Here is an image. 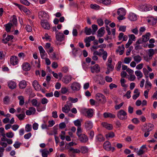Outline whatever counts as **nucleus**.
<instances>
[{
  "mask_svg": "<svg viewBox=\"0 0 157 157\" xmlns=\"http://www.w3.org/2000/svg\"><path fill=\"white\" fill-rule=\"evenodd\" d=\"M82 130L79 128L77 129L76 134L78 137V140L82 143H86L88 140L87 136L84 134L82 133Z\"/></svg>",
  "mask_w": 157,
  "mask_h": 157,
  "instance_id": "1",
  "label": "nucleus"
},
{
  "mask_svg": "<svg viewBox=\"0 0 157 157\" xmlns=\"http://www.w3.org/2000/svg\"><path fill=\"white\" fill-rule=\"evenodd\" d=\"M126 11L123 8H120L118 9L117 13L118 15L117 17L118 20H124L125 19V16L126 14Z\"/></svg>",
  "mask_w": 157,
  "mask_h": 157,
  "instance_id": "2",
  "label": "nucleus"
},
{
  "mask_svg": "<svg viewBox=\"0 0 157 157\" xmlns=\"http://www.w3.org/2000/svg\"><path fill=\"white\" fill-rule=\"evenodd\" d=\"M117 117L121 120H125L127 119V113L124 110L121 109L117 113Z\"/></svg>",
  "mask_w": 157,
  "mask_h": 157,
  "instance_id": "3",
  "label": "nucleus"
},
{
  "mask_svg": "<svg viewBox=\"0 0 157 157\" xmlns=\"http://www.w3.org/2000/svg\"><path fill=\"white\" fill-rule=\"evenodd\" d=\"M96 100L99 102L102 103H105L106 101L105 98L102 94L98 93L96 94Z\"/></svg>",
  "mask_w": 157,
  "mask_h": 157,
  "instance_id": "4",
  "label": "nucleus"
},
{
  "mask_svg": "<svg viewBox=\"0 0 157 157\" xmlns=\"http://www.w3.org/2000/svg\"><path fill=\"white\" fill-rule=\"evenodd\" d=\"M83 113H85V116L88 118H91L94 115L93 110L91 109H85L82 110Z\"/></svg>",
  "mask_w": 157,
  "mask_h": 157,
  "instance_id": "5",
  "label": "nucleus"
},
{
  "mask_svg": "<svg viewBox=\"0 0 157 157\" xmlns=\"http://www.w3.org/2000/svg\"><path fill=\"white\" fill-rule=\"evenodd\" d=\"M69 155L71 157H75V153H79L80 152V150L78 149H74L72 147H71L68 150Z\"/></svg>",
  "mask_w": 157,
  "mask_h": 157,
  "instance_id": "6",
  "label": "nucleus"
},
{
  "mask_svg": "<svg viewBox=\"0 0 157 157\" xmlns=\"http://www.w3.org/2000/svg\"><path fill=\"white\" fill-rule=\"evenodd\" d=\"M38 16L39 18L41 20H47L49 18L48 14L43 11L39 12Z\"/></svg>",
  "mask_w": 157,
  "mask_h": 157,
  "instance_id": "7",
  "label": "nucleus"
},
{
  "mask_svg": "<svg viewBox=\"0 0 157 157\" xmlns=\"http://www.w3.org/2000/svg\"><path fill=\"white\" fill-rule=\"evenodd\" d=\"M56 39L57 41L61 42L64 40V36L62 33L58 32L56 33Z\"/></svg>",
  "mask_w": 157,
  "mask_h": 157,
  "instance_id": "8",
  "label": "nucleus"
},
{
  "mask_svg": "<svg viewBox=\"0 0 157 157\" xmlns=\"http://www.w3.org/2000/svg\"><path fill=\"white\" fill-rule=\"evenodd\" d=\"M41 24L43 28L46 29H49L50 28V25L46 20H42Z\"/></svg>",
  "mask_w": 157,
  "mask_h": 157,
  "instance_id": "9",
  "label": "nucleus"
},
{
  "mask_svg": "<svg viewBox=\"0 0 157 157\" xmlns=\"http://www.w3.org/2000/svg\"><path fill=\"white\" fill-rule=\"evenodd\" d=\"M154 125L151 124H146L144 126V128L143 129V131H147L150 132L152 130L154 127Z\"/></svg>",
  "mask_w": 157,
  "mask_h": 157,
  "instance_id": "10",
  "label": "nucleus"
},
{
  "mask_svg": "<svg viewBox=\"0 0 157 157\" xmlns=\"http://www.w3.org/2000/svg\"><path fill=\"white\" fill-rule=\"evenodd\" d=\"M36 112V109L33 107H31L29 108V110L26 111V114L27 115H30L34 114Z\"/></svg>",
  "mask_w": 157,
  "mask_h": 157,
  "instance_id": "11",
  "label": "nucleus"
},
{
  "mask_svg": "<svg viewBox=\"0 0 157 157\" xmlns=\"http://www.w3.org/2000/svg\"><path fill=\"white\" fill-rule=\"evenodd\" d=\"M91 72L92 73L95 72L98 73L100 71V67L98 64H95L94 66L90 67Z\"/></svg>",
  "mask_w": 157,
  "mask_h": 157,
  "instance_id": "12",
  "label": "nucleus"
},
{
  "mask_svg": "<svg viewBox=\"0 0 157 157\" xmlns=\"http://www.w3.org/2000/svg\"><path fill=\"white\" fill-rule=\"evenodd\" d=\"M71 88L73 90L78 91L80 89V85L77 82H73L71 85Z\"/></svg>",
  "mask_w": 157,
  "mask_h": 157,
  "instance_id": "13",
  "label": "nucleus"
},
{
  "mask_svg": "<svg viewBox=\"0 0 157 157\" xmlns=\"http://www.w3.org/2000/svg\"><path fill=\"white\" fill-rule=\"evenodd\" d=\"M72 77L70 75H66L63 78L62 81L65 84L69 83L71 80Z\"/></svg>",
  "mask_w": 157,
  "mask_h": 157,
  "instance_id": "14",
  "label": "nucleus"
},
{
  "mask_svg": "<svg viewBox=\"0 0 157 157\" xmlns=\"http://www.w3.org/2000/svg\"><path fill=\"white\" fill-rule=\"evenodd\" d=\"M10 63L13 65L17 64L18 62L17 57L15 56H11L10 58Z\"/></svg>",
  "mask_w": 157,
  "mask_h": 157,
  "instance_id": "15",
  "label": "nucleus"
},
{
  "mask_svg": "<svg viewBox=\"0 0 157 157\" xmlns=\"http://www.w3.org/2000/svg\"><path fill=\"white\" fill-rule=\"evenodd\" d=\"M32 85L36 90L39 91L40 90L41 86L37 81H34L33 82Z\"/></svg>",
  "mask_w": 157,
  "mask_h": 157,
  "instance_id": "16",
  "label": "nucleus"
},
{
  "mask_svg": "<svg viewBox=\"0 0 157 157\" xmlns=\"http://www.w3.org/2000/svg\"><path fill=\"white\" fill-rule=\"evenodd\" d=\"M97 1L98 3H102L106 6L110 5L111 3V0H97Z\"/></svg>",
  "mask_w": 157,
  "mask_h": 157,
  "instance_id": "17",
  "label": "nucleus"
},
{
  "mask_svg": "<svg viewBox=\"0 0 157 157\" xmlns=\"http://www.w3.org/2000/svg\"><path fill=\"white\" fill-rule=\"evenodd\" d=\"M103 117L105 118H114L116 117L115 115L109 112H105L103 113Z\"/></svg>",
  "mask_w": 157,
  "mask_h": 157,
  "instance_id": "18",
  "label": "nucleus"
},
{
  "mask_svg": "<svg viewBox=\"0 0 157 157\" xmlns=\"http://www.w3.org/2000/svg\"><path fill=\"white\" fill-rule=\"evenodd\" d=\"M22 68L25 71H28L30 69L31 66L28 63H24L22 65Z\"/></svg>",
  "mask_w": 157,
  "mask_h": 157,
  "instance_id": "19",
  "label": "nucleus"
},
{
  "mask_svg": "<svg viewBox=\"0 0 157 157\" xmlns=\"http://www.w3.org/2000/svg\"><path fill=\"white\" fill-rule=\"evenodd\" d=\"M85 128L87 130H90L93 127V124L90 121H87L85 123Z\"/></svg>",
  "mask_w": 157,
  "mask_h": 157,
  "instance_id": "20",
  "label": "nucleus"
},
{
  "mask_svg": "<svg viewBox=\"0 0 157 157\" xmlns=\"http://www.w3.org/2000/svg\"><path fill=\"white\" fill-rule=\"evenodd\" d=\"M103 147L107 151H110L111 150V144L108 141L105 142L104 144Z\"/></svg>",
  "mask_w": 157,
  "mask_h": 157,
  "instance_id": "21",
  "label": "nucleus"
},
{
  "mask_svg": "<svg viewBox=\"0 0 157 157\" xmlns=\"http://www.w3.org/2000/svg\"><path fill=\"white\" fill-rule=\"evenodd\" d=\"M13 37H14L13 35H8L5 38H3L2 41L3 43L6 44L8 41L13 39Z\"/></svg>",
  "mask_w": 157,
  "mask_h": 157,
  "instance_id": "22",
  "label": "nucleus"
},
{
  "mask_svg": "<svg viewBox=\"0 0 157 157\" xmlns=\"http://www.w3.org/2000/svg\"><path fill=\"white\" fill-rule=\"evenodd\" d=\"M102 126L109 130H111L113 129V125L111 124H108L106 122H102L101 123Z\"/></svg>",
  "mask_w": 157,
  "mask_h": 157,
  "instance_id": "23",
  "label": "nucleus"
},
{
  "mask_svg": "<svg viewBox=\"0 0 157 157\" xmlns=\"http://www.w3.org/2000/svg\"><path fill=\"white\" fill-rule=\"evenodd\" d=\"M31 103L33 106L36 107H38L40 104V102H38V101L36 99H33L31 101Z\"/></svg>",
  "mask_w": 157,
  "mask_h": 157,
  "instance_id": "24",
  "label": "nucleus"
},
{
  "mask_svg": "<svg viewBox=\"0 0 157 157\" xmlns=\"http://www.w3.org/2000/svg\"><path fill=\"white\" fill-rule=\"evenodd\" d=\"M8 86L10 89H13L16 87V84L15 82L10 81L8 82Z\"/></svg>",
  "mask_w": 157,
  "mask_h": 157,
  "instance_id": "25",
  "label": "nucleus"
},
{
  "mask_svg": "<svg viewBox=\"0 0 157 157\" xmlns=\"http://www.w3.org/2000/svg\"><path fill=\"white\" fill-rule=\"evenodd\" d=\"M124 45L122 44L121 46L118 47V49L116 50V52H119L120 55H122L124 53Z\"/></svg>",
  "mask_w": 157,
  "mask_h": 157,
  "instance_id": "26",
  "label": "nucleus"
},
{
  "mask_svg": "<svg viewBox=\"0 0 157 157\" xmlns=\"http://www.w3.org/2000/svg\"><path fill=\"white\" fill-rule=\"evenodd\" d=\"M151 36L150 33H147L145 35H143L142 36V41L143 42H147L149 39V36Z\"/></svg>",
  "mask_w": 157,
  "mask_h": 157,
  "instance_id": "27",
  "label": "nucleus"
},
{
  "mask_svg": "<svg viewBox=\"0 0 157 157\" xmlns=\"http://www.w3.org/2000/svg\"><path fill=\"white\" fill-rule=\"evenodd\" d=\"M27 86L26 82L24 80L21 81L19 83V86L20 88L23 89L25 88Z\"/></svg>",
  "mask_w": 157,
  "mask_h": 157,
  "instance_id": "28",
  "label": "nucleus"
},
{
  "mask_svg": "<svg viewBox=\"0 0 157 157\" xmlns=\"http://www.w3.org/2000/svg\"><path fill=\"white\" fill-rule=\"evenodd\" d=\"M143 8L144 10L145 11H147L151 10L152 9V7L151 5L145 4L143 6Z\"/></svg>",
  "mask_w": 157,
  "mask_h": 157,
  "instance_id": "29",
  "label": "nucleus"
},
{
  "mask_svg": "<svg viewBox=\"0 0 157 157\" xmlns=\"http://www.w3.org/2000/svg\"><path fill=\"white\" fill-rule=\"evenodd\" d=\"M148 55L149 57L152 58L153 56L156 53H157V49L154 50L153 49H149L148 50Z\"/></svg>",
  "mask_w": 157,
  "mask_h": 157,
  "instance_id": "30",
  "label": "nucleus"
},
{
  "mask_svg": "<svg viewBox=\"0 0 157 157\" xmlns=\"http://www.w3.org/2000/svg\"><path fill=\"white\" fill-rule=\"evenodd\" d=\"M12 26L13 25L11 23H8L4 25L6 30L7 32L9 33L10 32V29Z\"/></svg>",
  "mask_w": 157,
  "mask_h": 157,
  "instance_id": "31",
  "label": "nucleus"
},
{
  "mask_svg": "<svg viewBox=\"0 0 157 157\" xmlns=\"http://www.w3.org/2000/svg\"><path fill=\"white\" fill-rule=\"evenodd\" d=\"M128 18L129 20H136L137 19V16L133 13H131L128 15Z\"/></svg>",
  "mask_w": 157,
  "mask_h": 157,
  "instance_id": "32",
  "label": "nucleus"
},
{
  "mask_svg": "<svg viewBox=\"0 0 157 157\" xmlns=\"http://www.w3.org/2000/svg\"><path fill=\"white\" fill-rule=\"evenodd\" d=\"M70 109L69 108L68 105H65L64 107H63L62 109V112L65 113H68L70 111Z\"/></svg>",
  "mask_w": 157,
  "mask_h": 157,
  "instance_id": "33",
  "label": "nucleus"
},
{
  "mask_svg": "<svg viewBox=\"0 0 157 157\" xmlns=\"http://www.w3.org/2000/svg\"><path fill=\"white\" fill-rule=\"evenodd\" d=\"M19 100V104L20 105H23L25 103V99L24 97L22 96H20L17 97Z\"/></svg>",
  "mask_w": 157,
  "mask_h": 157,
  "instance_id": "34",
  "label": "nucleus"
},
{
  "mask_svg": "<svg viewBox=\"0 0 157 157\" xmlns=\"http://www.w3.org/2000/svg\"><path fill=\"white\" fill-rule=\"evenodd\" d=\"M152 84L149 81L148 79H147L145 84V87L147 89H151V88Z\"/></svg>",
  "mask_w": 157,
  "mask_h": 157,
  "instance_id": "35",
  "label": "nucleus"
},
{
  "mask_svg": "<svg viewBox=\"0 0 157 157\" xmlns=\"http://www.w3.org/2000/svg\"><path fill=\"white\" fill-rule=\"evenodd\" d=\"M133 59L134 61L137 63H138L140 62L142 59L141 57L139 55H137L134 56L133 57Z\"/></svg>",
  "mask_w": 157,
  "mask_h": 157,
  "instance_id": "36",
  "label": "nucleus"
},
{
  "mask_svg": "<svg viewBox=\"0 0 157 157\" xmlns=\"http://www.w3.org/2000/svg\"><path fill=\"white\" fill-rule=\"evenodd\" d=\"M104 28L101 27L100 29L98 31V36L100 37L104 35V33H103L104 31Z\"/></svg>",
  "mask_w": 157,
  "mask_h": 157,
  "instance_id": "37",
  "label": "nucleus"
},
{
  "mask_svg": "<svg viewBox=\"0 0 157 157\" xmlns=\"http://www.w3.org/2000/svg\"><path fill=\"white\" fill-rule=\"evenodd\" d=\"M74 124L75 126H78L77 129L79 128H80V129H82L81 127V122L78 119L75 121H74Z\"/></svg>",
  "mask_w": 157,
  "mask_h": 157,
  "instance_id": "38",
  "label": "nucleus"
},
{
  "mask_svg": "<svg viewBox=\"0 0 157 157\" xmlns=\"http://www.w3.org/2000/svg\"><path fill=\"white\" fill-rule=\"evenodd\" d=\"M136 75L138 77V78H140L143 76L142 73L140 71H136L135 72Z\"/></svg>",
  "mask_w": 157,
  "mask_h": 157,
  "instance_id": "39",
  "label": "nucleus"
},
{
  "mask_svg": "<svg viewBox=\"0 0 157 157\" xmlns=\"http://www.w3.org/2000/svg\"><path fill=\"white\" fill-rule=\"evenodd\" d=\"M42 155L43 157H47L48 155L49 154V151L46 149H44L42 151Z\"/></svg>",
  "mask_w": 157,
  "mask_h": 157,
  "instance_id": "40",
  "label": "nucleus"
},
{
  "mask_svg": "<svg viewBox=\"0 0 157 157\" xmlns=\"http://www.w3.org/2000/svg\"><path fill=\"white\" fill-rule=\"evenodd\" d=\"M96 139L99 141H103L104 140L105 138L101 134L98 135L96 137Z\"/></svg>",
  "mask_w": 157,
  "mask_h": 157,
  "instance_id": "41",
  "label": "nucleus"
},
{
  "mask_svg": "<svg viewBox=\"0 0 157 157\" xmlns=\"http://www.w3.org/2000/svg\"><path fill=\"white\" fill-rule=\"evenodd\" d=\"M16 116L20 120H23L25 115L24 112L22 114L16 115Z\"/></svg>",
  "mask_w": 157,
  "mask_h": 157,
  "instance_id": "42",
  "label": "nucleus"
},
{
  "mask_svg": "<svg viewBox=\"0 0 157 157\" xmlns=\"http://www.w3.org/2000/svg\"><path fill=\"white\" fill-rule=\"evenodd\" d=\"M115 135L113 132H111L105 135L107 139L113 138L114 136Z\"/></svg>",
  "mask_w": 157,
  "mask_h": 157,
  "instance_id": "43",
  "label": "nucleus"
},
{
  "mask_svg": "<svg viewBox=\"0 0 157 157\" xmlns=\"http://www.w3.org/2000/svg\"><path fill=\"white\" fill-rule=\"evenodd\" d=\"M42 38L43 39H45L47 40H49V41H50L52 40L51 36H49L48 34L47 33L45 34L44 36L42 37Z\"/></svg>",
  "mask_w": 157,
  "mask_h": 157,
  "instance_id": "44",
  "label": "nucleus"
},
{
  "mask_svg": "<svg viewBox=\"0 0 157 157\" xmlns=\"http://www.w3.org/2000/svg\"><path fill=\"white\" fill-rule=\"evenodd\" d=\"M80 151L82 153H86L87 152L88 148L85 147H82L80 148Z\"/></svg>",
  "mask_w": 157,
  "mask_h": 157,
  "instance_id": "45",
  "label": "nucleus"
},
{
  "mask_svg": "<svg viewBox=\"0 0 157 157\" xmlns=\"http://www.w3.org/2000/svg\"><path fill=\"white\" fill-rule=\"evenodd\" d=\"M84 41L86 43V47H88L90 46V43L91 41L89 39H86V37L84 39Z\"/></svg>",
  "mask_w": 157,
  "mask_h": 157,
  "instance_id": "46",
  "label": "nucleus"
},
{
  "mask_svg": "<svg viewBox=\"0 0 157 157\" xmlns=\"http://www.w3.org/2000/svg\"><path fill=\"white\" fill-rule=\"evenodd\" d=\"M32 130V126L31 124H27L25 126V130L27 132H30Z\"/></svg>",
  "mask_w": 157,
  "mask_h": 157,
  "instance_id": "47",
  "label": "nucleus"
},
{
  "mask_svg": "<svg viewBox=\"0 0 157 157\" xmlns=\"http://www.w3.org/2000/svg\"><path fill=\"white\" fill-rule=\"evenodd\" d=\"M132 58L129 57H125L124 59V62L126 64H128L132 60Z\"/></svg>",
  "mask_w": 157,
  "mask_h": 157,
  "instance_id": "48",
  "label": "nucleus"
},
{
  "mask_svg": "<svg viewBox=\"0 0 157 157\" xmlns=\"http://www.w3.org/2000/svg\"><path fill=\"white\" fill-rule=\"evenodd\" d=\"M91 32V29L90 28L88 29L86 27L85 28V33L86 35H90Z\"/></svg>",
  "mask_w": 157,
  "mask_h": 157,
  "instance_id": "49",
  "label": "nucleus"
},
{
  "mask_svg": "<svg viewBox=\"0 0 157 157\" xmlns=\"http://www.w3.org/2000/svg\"><path fill=\"white\" fill-rule=\"evenodd\" d=\"M21 2L27 6H29L30 5V3L27 0H20Z\"/></svg>",
  "mask_w": 157,
  "mask_h": 157,
  "instance_id": "50",
  "label": "nucleus"
},
{
  "mask_svg": "<svg viewBox=\"0 0 157 157\" xmlns=\"http://www.w3.org/2000/svg\"><path fill=\"white\" fill-rule=\"evenodd\" d=\"M6 137L9 138H12L14 136V134L12 132H10L6 133Z\"/></svg>",
  "mask_w": 157,
  "mask_h": 157,
  "instance_id": "51",
  "label": "nucleus"
},
{
  "mask_svg": "<svg viewBox=\"0 0 157 157\" xmlns=\"http://www.w3.org/2000/svg\"><path fill=\"white\" fill-rule=\"evenodd\" d=\"M90 7L91 8L95 10H98L100 8V6L98 5L94 4H91L90 5Z\"/></svg>",
  "mask_w": 157,
  "mask_h": 157,
  "instance_id": "52",
  "label": "nucleus"
},
{
  "mask_svg": "<svg viewBox=\"0 0 157 157\" xmlns=\"http://www.w3.org/2000/svg\"><path fill=\"white\" fill-rule=\"evenodd\" d=\"M21 10H22L23 12L27 13V14H29V13H30L29 10L23 6H22Z\"/></svg>",
  "mask_w": 157,
  "mask_h": 157,
  "instance_id": "53",
  "label": "nucleus"
},
{
  "mask_svg": "<svg viewBox=\"0 0 157 157\" xmlns=\"http://www.w3.org/2000/svg\"><path fill=\"white\" fill-rule=\"evenodd\" d=\"M102 58L105 61L106 60L108 56V54L106 52H103L102 54Z\"/></svg>",
  "mask_w": 157,
  "mask_h": 157,
  "instance_id": "54",
  "label": "nucleus"
},
{
  "mask_svg": "<svg viewBox=\"0 0 157 157\" xmlns=\"http://www.w3.org/2000/svg\"><path fill=\"white\" fill-rule=\"evenodd\" d=\"M51 57L54 60H57L59 59L58 57L55 52H53V54L51 55Z\"/></svg>",
  "mask_w": 157,
  "mask_h": 157,
  "instance_id": "55",
  "label": "nucleus"
},
{
  "mask_svg": "<svg viewBox=\"0 0 157 157\" xmlns=\"http://www.w3.org/2000/svg\"><path fill=\"white\" fill-rule=\"evenodd\" d=\"M69 101H71L72 103H75L78 101L77 98H73L71 97H70L68 98Z\"/></svg>",
  "mask_w": 157,
  "mask_h": 157,
  "instance_id": "56",
  "label": "nucleus"
},
{
  "mask_svg": "<svg viewBox=\"0 0 157 157\" xmlns=\"http://www.w3.org/2000/svg\"><path fill=\"white\" fill-rule=\"evenodd\" d=\"M10 101L9 98L8 96H6L3 99V101L5 104H7Z\"/></svg>",
  "mask_w": 157,
  "mask_h": 157,
  "instance_id": "57",
  "label": "nucleus"
},
{
  "mask_svg": "<svg viewBox=\"0 0 157 157\" xmlns=\"http://www.w3.org/2000/svg\"><path fill=\"white\" fill-rule=\"evenodd\" d=\"M48 100L45 98H43L41 100V103L43 105H44L47 104L48 103Z\"/></svg>",
  "mask_w": 157,
  "mask_h": 157,
  "instance_id": "58",
  "label": "nucleus"
},
{
  "mask_svg": "<svg viewBox=\"0 0 157 157\" xmlns=\"http://www.w3.org/2000/svg\"><path fill=\"white\" fill-rule=\"evenodd\" d=\"M21 144V143L17 141L13 144V146L16 148H18L20 147Z\"/></svg>",
  "mask_w": 157,
  "mask_h": 157,
  "instance_id": "59",
  "label": "nucleus"
},
{
  "mask_svg": "<svg viewBox=\"0 0 157 157\" xmlns=\"http://www.w3.org/2000/svg\"><path fill=\"white\" fill-rule=\"evenodd\" d=\"M106 81L109 82H110L112 81V78L109 76H107L105 77V78Z\"/></svg>",
  "mask_w": 157,
  "mask_h": 157,
  "instance_id": "60",
  "label": "nucleus"
},
{
  "mask_svg": "<svg viewBox=\"0 0 157 157\" xmlns=\"http://www.w3.org/2000/svg\"><path fill=\"white\" fill-rule=\"evenodd\" d=\"M68 91V89L66 87H62L61 90V93L63 94L66 93Z\"/></svg>",
  "mask_w": 157,
  "mask_h": 157,
  "instance_id": "61",
  "label": "nucleus"
},
{
  "mask_svg": "<svg viewBox=\"0 0 157 157\" xmlns=\"http://www.w3.org/2000/svg\"><path fill=\"white\" fill-rule=\"evenodd\" d=\"M132 121L135 124H137L140 122V121L138 118H134L132 120Z\"/></svg>",
  "mask_w": 157,
  "mask_h": 157,
  "instance_id": "62",
  "label": "nucleus"
},
{
  "mask_svg": "<svg viewBox=\"0 0 157 157\" xmlns=\"http://www.w3.org/2000/svg\"><path fill=\"white\" fill-rule=\"evenodd\" d=\"M109 86L110 89L112 90L113 88H116L117 87V86L115 84L111 83L109 85Z\"/></svg>",
  "mask_w": 157,
  "mask_h": 157,
  "instance_id": "63",
  "label": "nucleus"
},
{
  "mask_svg": "<svg viewBox=\"0 0 157 157\" xmlns=\"http://www.w3.org/2000/svg\"><path fill=\"white\" fill-rule=\"evenodd\" d=\"M156 20H148V22L150 25H154L156 23Z\"/></svg>",
  "mask_w": 157,
  "mask_h": 157,
  "instance_id": "64",
  "label": "nucleus"
}]
</instances>
